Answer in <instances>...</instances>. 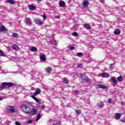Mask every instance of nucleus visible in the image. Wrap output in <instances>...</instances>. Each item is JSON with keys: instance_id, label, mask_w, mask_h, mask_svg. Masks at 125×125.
I'll use <instances>...</instances> for the list:
<instances>
[{"instance_id": "nucleus-1", "label": "nucleus", "mask_w": 125, "mask_h": 125, "mask_svg": "<svg viewBox=\"0 0 125 125\" xmlns=\"http://www.w3.org/2000/svg\"><path fill=\"white\" fill-rule=\"evenodd\" d=\"M21 109L23 112V113H25V114H28L31 116H34L37 114V112H38V110L37 108L35 107L32 109L29 105L26 104H22L21 106Z\"/></svg>"}, {"instance_id": "nucleus-2", "label": "nucleus", "mask_w": 125, "mask_h": 125, "mask_svg": "<svg viewBox=\"0 0 125 125\" xmlns=\"http://www.w3.org/2000/svg\"><path fill=\"white\" fill-rule=\"evenodd\" d=\"M13 85H14V84L12 83H3L0 85V91L1 89H3V88H8V87H11V86H13Z\"/></svg>"}, {"instance_id": "nucleus-3", "label": "nucleus", "mask_w": 125, "mask_h": 125, "mask_svg": "<svg viewBox=\"0 0 125 125\" xmlns=\"http://www.w3.org/2000/svg\"><path fill=\"white\" fill-rule=\"evenodd\" d=\"M6 111L8 113H16V110H15V107L14 106H8L6 108Z\"/></svg>"}, {"instance_id": "nucleus-4", "label": "nucleus", "mask_w": 125, "mask_h": 125, "mask_svg": "<svg viewBox=\"0 0 125 125\" xmlns=\"http://www.w3.org/2000/svg\"><path fill=\"white\" fill-rule=\"evenodd\" d=\"M96 86L97 88H102V89H107V86L102 84H96Z\"/></svg>"}, {"instance_id": "nucleus-5", "label": "nucleus", "mask_w": 125, "mask_h": 125, "mask_svg": "<svg viewBox=\"0 0 125 125\" xmlns=\"http://www.w3.org/2000/svg\"><path fill=\"white\" fill-rule=\"evenodd\" d=\"M25 22L27 25H32V21H31V19L29 18H26Z\"/></svg>"}, {"instance_id": "nucleus-6", "label": "nucleus", "mask_w": 125, "mask_h": 125, "mask_svg": "<svg viewBox=\"0 0 125 125\" xmlns=\"http://www.w3.org/2000/svg\"><path fill=\"white\" fill-rule=\"evenodd\" d=\"M35 22H36V24L37 25H42L43 24V22L41 21V20L40 19H36L35 20Z\"/></svg>"}, {"instance_id": "nucleus-7", "label": "nucleus", "mask_w": 125, "mask_h": 125, "mask_svg": "<svg viewBox=\"0 0 125 125\" xmlns=\"http://www.w3.org/2000/svg\"><path fill=\"white\" fill-rule=\"evenodd\" d=\"M41 62H44L46 60V57L43 54L40 55Z\"/></svg>"}, {"instance_id": "nucleus-8", "label": "nucleus", "mask_w": 125, "mask_h": 125, "mask_svg": "<svg viewBox=\"0 0 125 125\" xmlns=\"http://www.w3.org/2000/svg\"><path fill=\"white\" fill-rule=\"evenodd\" d=\"M31 97L33 98V99H34V100H35L37 103H38V104H42V103L40 102V101L37 98V97H36V96L31 95Z\"/></svg>"}, {"instance_id": "nucleus-9", "label": "nucleus", "mask_w": 125, "mask_h": 125, "mask_svg": "<svg viewBox=\"0 0 125 125\" xmlns=\"http://www.w3.org/2000/svg\"><path fill=\"white\" fill-rule=\"evenodd\" d=\"M121 115L119 113H116L115 114V120H120L121 119Z\"/></svg>"}, {"instance_id": "nucleus-10", "label": "nucleus", "mask_w": 125, "mask_h": 125, "mask_svg": "<svg viewBox=\"0 0 125 125\" xmlns=\"http://www.w3.org/2000/svg\"><path fill=\"white\" fill-rule=\"evenodd\" d=\"M40 93H41V90L40 89H38L37 90H36V92L34 93V95H34V96H37V95L40 94Z\"/></svg>"}, {"instance_id": "nucleus-11", "label": "nucleus", "mask_w": 125, "mask_h": 125, "mask_svg": "<svg viewBox=\"0 0 125 125\" xmlns=\"http://www.w3.org/2000/svg\"><path fill=\"white\" fill-rule=\"evenodd\" d=\"M6 2H8V3H10V4H15V1L13 0H7Z\"/></svg>"}, {"instance_id": "nucleus-12", "label": "nucleus", "mask_w": 125, "mask_h": 125, "mask_svg": "<svg viewBox=\"0 0 125 125\" xmlns=\"http://www.w3.org/2000/svg\"><path fill=\"white\" fill-rule=\"evenodd\" d=\"M59 5L61 7H64L65 6V2L61 1L59 2Z\"/></svg>"}, {"instance_id": "nucleus-13", "label": "nucleus", "mask_w": 125, "mask_h": 125, "mask_svg": "<svg viewBox=\"0 0 125 125\" xmlns=\"http://www.w3.org/2000/svg\"><path fill=\"white\" fill-rule=\"evenodd\" d=\"M114 34L115 35H120V34H121V31L118 29H115L114 31Z\"/></svg>"}, {"instance_id": "nucleus-14", "label": "nucleus", "mask_w": 125, "mask_h": 125, "mask_svg": "<svg viewBox=\"0 0 125 125\" xmlns=\"http://www.w3.org/2000/svg\"><path fill=\"white\" fill-rule=\"evenodd\" d=\"M12 48L14 50H18V49H19V46H18V45H13L12 46Z\"/></svg>"}, {"instance_id": "nucleus-15", "label": "nucleus", "mask_w": 125, "mask_h": 125, "mask_svg": "<svg viewBox=\"0 0 125 125\" xmlns=\"http://www.w3.org/2000/svg\"><path fill=\"white\" fill-rule=\"evenodd\" d=\"M102 76L103 78H109V74L108 73H106L105 72H104L102 74Z\"/></svg>"}, {"instance_id": "nucleus-16", "label": "nucleus", "mask_w": 125, "mask_h": 125, "mask_svg": "<svg viewBox=\"0 0 125 125\" xmlns=\"http://www.w3.org/2000/svg\"><path fill=\"white\" fill-rule=\"evenodd\" d=\"M88 4V1L86 0H84L83 2V7H86V6Z\"/></svg>"}, {"instance_id": "nucleus-17", "label": "nucleus", "mask_w": 125, "mask_h": 125, "mask_svg": "<svg viewBox=\"0 0 125 125\" xmlns=\"http://www.w3.org/2000/svg\"><path fill=\"white\" fill-rule=\"evenodd\" d=\"M0 30L1 32H4V31L6 30V28H5V26H4V25H2L0 28Z\"/></svg>"}, {"instance_id": "nucleus-18", "label": "nucleus", "mask_w": 125, "mask_h": 125, "mask_svg": "<svg viewBox=\"0 0 125 125\" xmlns=\"http://www.w3.org/2000/svg\"><path fill=\"white\" fill-rule=\"evenodd\" d=\"M29 8L30 10H35V9H36V7L33 5H30L29 6Z\"/></svg>"}, {"instance_id": "nucleus-19", "label": "nucleus", "mask_w": 125, "mask_h": 125, "mask_svg": "<svg viewBox=\"0 0 125 125\" xmlns=\"http://www.w3.org/2000/svg\"><path fill=\"white\" fill-rule=\"evenodd\" d=\"M104 106V104L102 102L98 104V107H99V108H102Z\"/></svg>"}, {"instance_id": "nucleus-20", "label": "nucleus", "mask_w": 125, "mask_h": 125, "mask_svg": "<svg viewBox=\"0 0 125 125\" xmlns=\"http://www.w3.org/2000/svg\"><path fill=\"white\" fill-rule=\"evenodd\" d=\"M110 82H112L113 83H117V80H116L114 77H111Z\"/></svg>"}, {"instance_id": "nucleus-21", "label": "nucleus", "mask_w": 125, "mask_h": 125, "mask_svg": "<svg viewBox=\"0 0 125 125\" xmlns=\"http://www.w3.org/2000/svg\"><path fill=\"white\" fill-rule=\"evenodd\" d=\"M117 81L118 82H123L124 81V79H123V77L120 76L117 78Z\"/></svg>"}, {"instance_id": "nucleus-22", "label": "nucleus", "mask_w": 125, "mask_h": 125, "mask_svg": "<svg viewBox=\"0 0 125 125\" xmlns=\"http://www.w3.org/2000/svg\"><path fill=\"white\" fill-rule=\"evenodd\" d=\"M31 51L35 52V51H38V49L37 48V47H32L31 49Z\"/></svg>"}, {"instance_id": "nucleus-23", "label": "nucleus", "mask_w": 125, "mask_h": 125, "mask_svg": "<svg viewBox=\"0 0 125 125\" xmlns=\"http://www.w3.org/2000/svg\"><path fill=\"white\" fill-rule=\"evenodd\" d=\"M45 71L46 73H50L51 72V68L50 67H47L45 68Z\"/></svg>"}, {"instance_id": "nucleus-24", "label": "nucleus", "mask_w": 125, "mask_h": 125, "mask_svg": "<svg viewBox=\"0 0 125 125\" xmlns=\"http://www.w3.org/2000/svg\"><path fill=\"white\" fill-rule=\"evenodd\" d=\"M0 56H6V55L4 54V53H3V51H2L0 49Z\"/></svg>"}, {"instance_id": "nucleus-25", "label": "nucleus", "mask_w": 125, "mask_h": 125, "mask_svg": "<svg viewBox=\"0 0 125 125\" xmlns=\"http://www.w3.org/2000/svg\"><path fill=\"white\" fill-rule=\"evenodd\" d=\"M83 81L84 82H85L86 83H87V82H89V78L88 77H86L83 79Z\"/></svg>"}, {"instance_id": "nucleus-26", "label": "nucleus", "mask_w": 125, "mask_h": 125, "mask_svg": "<svg viewBox=\"0 0 125 125\" xmlns=\"http://www.w3.org/2000/svg\"><path fill=\"white\" fill-rule=\"evenodd\" d=\"M18 36H19L18 34L16 33H13V35H12L13 38H18Z\"/></svg>"}, {"instance_id": "nucleus-27", "label": "nucleus", "mask_w": 125, "mask_h": 125, "mask_svg": "<svg viewBox=\"0 0 125 125\" xmlns=\"http://www.w3.org/2000/svg\"><path fill=\"white\" fill-rule=\"evenodd\" d=\"M63 83H69V80H68V79H67V78H63Z\"/></svg>"}, {"instance_id": "nucleus-28", "label": "nucleus", "mask_w": 125, "mask_h": 125, "mask_svg": "<svg viewBox=\"0 0 125 125\" xmlns=\"http://www.w3.org/2000/svg\"><path fill=\"white\" fill-rule=\"evenodd\" d=\"M84 28H86V29H87V30L90 29V26H89V25L85 24V25H84Z\"/></svg>"}, {"instance_id": "nucleus-29", "label": "nucleus", "mask_w": 125, "mask_h": 125, "mask_svg": "<svg viewBox=\"0 0 125 125\" xmlns=\"http://www.w3.org/2000/svg\"><path fill=\"white\" fill-rule=\"evenodd\" d=\"M77 56H78V57H82L83 56V54L82 53L79 52L77 53Z\"/></svg>"}, {"instance_id": "nucleus-30", "label": "nucleus", "mask_w": 125, "mask_h": 125, "mask_svg": "<svg viewBox=\"0 0 125 125\" xmlns=\"http://www.w3.org/2000/svg\"><path fill=\"white\" fill-rule=\"evenodd\" d=\"M42 117V115H41L40 113H39L38 115H37V118L36 119V121H39V120H40V119H41V117Z\"/></svg>"}, {"instance_id": "nucleus-31", "label": "nucleus", "mask_w": 125, "mask_h": 125, "mask_svg": "<svg viewBox=\"0 0 125 125\" xmlns=\"http://www.w3.org/2000/svg\"><path fill=\"white\" fill-rule=\"evenodd\" d=\"M39 108L40 109H42V110H44L45 109V106L44 105H38Z\"/></svg>"}, {"instance_id": "nucleus-32", "label": "nucleus", "mask_w": 125, "mask_h": 125, "mask_svg": "<svg viewBox=\"0 0 125 125\" xmlns=\"http://www.w3.org/2000/svg\"><path fill=\"white\" fill-rule=\"evenodd\" d=\"M82 78L83 77V74L82 73H77V77H75V78Z\"/></svg>"}, {"instance_id": "nucleus-33", "label": "nucleus", "mask_w": 125, "mask_h": 125, "mask_svg": "<svg viewBox=\"0 0 125 125\" xmlns=\"http://www.w3.org/2000/svg\"><path fill=\"white\" fill-rule=\"evenodd\" d=\"M72 75V77H73L74 79H77V78H76V77H77V76H78V73L77 74L73 73Z\"/></svg>"}, {"instance_id": "nucleus-34", "label": "nucleus", "mask_w": 125, "mask_h": 125, "mask_svg": "<svg viewBox=\"0 0 125 125\" xmlns=\"http://www.w3.org/2000/svg\"><path fill=\"white\" fill-rule=\"evenodd\" d=\"M76 113L77 115H80V114L81 113V110H77L76 111Z\"/></svg>"}, {"instance_id": "nucleus-35", "label": "nucleus", "mask_w": 125, "mask_h": 125, "mask_svg": "<svg viewBox=\"0 0 125 125\" xmlns=\"http://www.w3.org/2000/svg\"><path fill=\"white\" fill-rule=\"evenodd\" d=\"M72 35H73V36H74V37H77V36H78V33H77V32H73L72 33Z\"/></svg>"}, {"instance_id": "nucleus-36", "label": "nucleus", "mask_w": 125, "mask_h": 125, "mask_svg": "<svg viewBox=\"0 0 125 125\" xmlns=\"http://www.w3.org/2000/svg\"><path fill=\"white\" fill-rule=\"evenodd\" d=\"M61 123H60V122H58L56 123H54V125H61Z\"/></svg>"}, {"instance_id": "nucleus-37", "label": "nucleus", "mask_w": 125, "mask_h": 125, "mask_svg": "<svg viewBox=\"0 0 125 125\" xmlns=\"http://www.w3.org/2000/svg\"><path fill=\"white\" fill-rule=\"evenodd\" d=\"M82 66H83V63L78 64V65L77 66V68H81L82 67Z\"/></svg>"}, {"instance_id": "nucleus-38", "label": "nucleus", "mask_w": 125, "mask_h": 125, "mask_svg": "<svg viewBox=\"0 0 125 125\" xmlns=\"http://www.w3.org/2000/svg\"><path fill=\"white\" fill-rule=\"evenodd\" d=\"M69 49H70V50H74V49H75V47H74V46L70 47H69Z\"/></svg>"}, {"instance_id": "nucleus-39", "label": "nucleus", "mask_w": 125, "mask_h": 125, "mask_svg": "<svg viewBox=\"0 0 125 125\" xmlns=\"http://www.w3.org/2000/svg\"><path fill=\"white\" fill-rule=\"evenodd\" d=\"M33 123V121L32 120H28L27 122V124H32Z\"/></svg>"}, {"instance_id": "nucleus-40", "label": "nucleus", "mask_w": 125, "mask_h": 125, "mask_svg": "<svg viewBox=\"0 0 125 125\" xmlns=\"http://www.w3.org/2000/svg\"><path fill=\"white\" fill-rule=\"evenodd\" d=\"M43 19L44 20L46 19V16H45V15H43Z\"/></svg>"}, {"instance_id": "nucleus-41", "label": "nucleus", "mask_w": 125, "mask_h": 125, "mask_svg": "<svg viewBox=\"0 0 125 125\" xmlns=\"http://www.w3.org/2000/svg\"><path fill=\"white\" fill-rule=\"evenodd\" d=\"M108 103H112V100L111 99H108Z\"/></svg>"}, {"instance_id": "nucleus-42", "label": "nucleus", "mask_w": 125, "mask_h": 125, "mask_svg": "<svg viewBox=\"0 0 125 125\" xmlns=\"http://www.w3.org/2000/svg\"><path fill=\"white\" fill-rule=\"evenodd\" d=\"M55 18L56 19H60V17L58 16H57L55 17Z\"/></svg>"}, {"instance_id": "nucleus-43", "label": "nucleus", "mask_w": 125, "mask_h": 125, "mask_svg": "<svg viewBox=\"0 0 125 125\" xmlns=\"http://www.w3.org/2000/svg\"><path fill=\"white\" fill-rule=\"evenodd\" d=\"M2 100H3V98L2 97H0V101H2Z\"/></svg>"}, {"instance_id": "nucleus-44", "label": "nucleus", "mask_w": 125, "mask_h": 125, "mask_svg": "<svg viewBox=\"0 0 125 125\" xmlns=\"http://www.w3.org/2000/svg\"><path fill=\"white\" fill-rule=\"evenodd\" d=\"M110 70H113V65H111L110 66Z\"/></svg>"}, {"instance_id": "nucleus-45", "label": "nucleus", "mask_w": 125, "mask_h": 125, "mask_svg": "<svg viewBox=\"0 0 125 125\" xmlns=\"http://www.w3.org/2000/svg\"><path fill=\"white\" fill-rule=\"evenodd\" d=\"M121 104H122V105H125V102H122Z\"/></svg>"}, {"instance_id": "nucleus-46", "label": "nucleus", "mask_w": 125, "mask_h": 125, "mask_svg": "<svg viewBox=\"0 0 125 125\" xmlns=\"http://www.w3.org/2000/svg\"><path fill=\"white\" fill-rule=\"evenodd\" d=\"M100 2H102V3H103V2H104V0H100Z\"/></svg>"}, {"instance_id": "nucleus-47", "label": "nucleus", "mask_w": 125, "mask_h": 125, "mask_svg": "<svg viewBox=\"0 0 125 125\" xmlns=\"http://www.w3.org/2000/svg\"><path fill=\"white\" fill-rule=\"evenodd\" d=\"M31 89H32V90H34V89H35V87H31Z\"/></svg>"}, {"instance_id": "nucleus-48", "label": "nucleus", "mask_w": 125, "mask_h": 125, "mask_svg": "<svg viewBox=\"0 0 125 125\" xmlns=\"http://www.w3.org/2000/svg\"><path fill=\"white\" fill-rule=\"evenodd\" d=\"M42 0H37V1L41 2Z\"/></svg>"}, {"instance_id": "nucleus-49", "label": "nucleus", "mask_w": 125, "mask_h": 125, "mask_svg": "<svg viewBox=\"0 0 125 125\" xmlns=\"http://www.w3.org/2000/svg\"><path fill=\"white\" fill-rule=\"evenodd\" d=\"M56 44V42H55V44Z\"/></svg>"}, {"instance_id": "nucleus-50", "label": "nucleus", "mask_w": 125, "mask_h": 125, "mask_svg": "<svg viewBox=\"0 0 125 125\" xmlns=\"http://www.w3.org/2000/svg\"><path fill=\"white\" fill-rule=\"evenodd\" d=\"M47 4H48H48H49V5H50V4H49V3H48Z\"/></svg>"}]
</instances>
